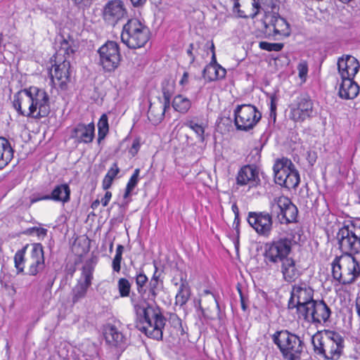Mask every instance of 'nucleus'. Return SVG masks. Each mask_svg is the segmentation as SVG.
<instances>
[{
	"instance_id": "f257e3e1",
	"label": "nucleus",
	"mask_w": 360,
	"mask_h": 360,
	"mask_svg": "<svg viewBox=\"0 0 360 360\" xmlns=\"http://www.w3.org/2000/svg\"><path fill=\"white\" fill-rule=\"evenodd\" d=\"M155 268V272L145 289L143 303L135 304L134 308L136 316V327L148 338L159 341L162 340L167 320L155 302L156 297L164 289V283L158 274L157 266Z\"/></svg>"
},
{
	"instance_id": "f03ea898",
	"label": "nucleus",
	"mask_w": 360,
	"mask_h": 360,
	"mask_svg": "<svg viewBox=\"0 0 360 360\" xmlns=\"http://www.w3.org/2000/svg\"><path fill=\"white\" fill-rule=\"evenodd\" d=\"M314 352L325 360H338L343 353L345 338L335 330L316 332L311 337Z\"/></svg>"
},
{
	"instance_id": "7ed1b4c3",
	"label": "nucleus",
	"mask_w": 360,
	"mask_h": 360,
	"mask_svg": "<svg viewBox=\"0 0 360 360\" xmlns=\"http://www.w3.org/2000/svg\"><path fill=\"white\" fill-rule=\"evenodd\" d=\"M274 343L278 347L286 360H300L304 342L301 338L287 330L276 331L272 335Z\"/></svg>"
},
{
	"instance_id": "20e7f679",
	"label": "nucleus",
	"mask_w": 360,
	"mask_h": 360,
	"mask_svg": "<svg viewBox=\"0 0 360 360\" xmlns=\"http://www.w3.org/2000/svg\"><path fill=\"white\" fill-rule=\"evenodd\" d=\"M149 39V29L136 18L129 19L123 26L121 39L129 49L141 48Z\"/></svg>"
},
{
	"instance_id": "39448f33",
	"label": "nucleus",
	"mask_w": 360,
	"mask_h": 360,
	"mask_svg": "<svg viewBox=\"0 0 360 360\" xmlns=\"http://www.w3.org/2000/svg\"><path fill=\"white\" fill-rule=\"evenodd\" d=\"M337 238L341 252L354 257L360 253V222H350L339 229Z\"/></svg>"
},
{
	"instance_id": "423d86ee",
	"label": "nucleus",
	"mask_w": 360,
	"mask_h": 360,
	"mask_svg": "<svg viewBox=\"0 0 360 360\" xmlns=\"http://www.w3.org/2000/svg\"><path fill=\"white\" fill-rule=\"evenodd\" d=\"M25 96H29L27 103L31 101L30 112H27L26 117L39 120L47 117L51 112L50 97L47 92L37 86H30L22 89Z\"/></svg>"
},
{
	"instance_id": "0eeeda50",
	"label": "nucleus",
	"mask_w": 360,
	"mask_h": 360,
	"mask_svg": "<svg viewBox=\"0 0 360 360\" xmlns=\"http://www.w3.org/2000/svg\"><path fill=\"white\" fill-rule=\"evenodd\" d=\"M275 183L290 190L296 188L300 178L292 162L287 158L278 159L273 167Z\"/></svg>"
},
{
	"instance_id": "6e6552de",
	"label": "nucleus",
	"mask_w": 360,
	"mask_h": 360,
	"mask_svg": "<svg viewBox=\"0 0 360 360\" xmlns=\"http://www.w3.org/2000/svg\"><path fill=\"white\" fill-rule=\"evenodd\" d=\"M292 240L286 237L274 238L264 245V261L267 265L278 264L289 259Z\"/></svg>"
},
{
	"instance_id": "1a4fd4ad",
	"label": "nucleus",
	"mask_w": 360,
	"mask_h": 360,
	"mask_svg": "<svg viewBox=\"0 0 360 360\" xmlns=\"http://www.w3.org/2000/svg\"><path fill=\"white\" fill-rule=\"evenodd\" d=\"M270 211L280 224H288L297 221V207L285 196L274 198L270 202Z\"/></svg>"
},
{
	"instance_id": "9d476101",
	"label": "nucleus",
	"mask_w": 360,
	"mask_h": 360,
	"mask_svg": "<svg viewBox=\"0 0 360 360\" xmlns=\"http://www.w3.org/2000/svg\"><path fill=\"white\" fill-rule=\"evenodd\" d=\"M262 113L252 105H238L234 110V124L238 131L252 129L261 120Z\"/></svg>"
},
{
	"instance_id": "9b49d317",
	"label": "nucleus",
	"mask_w": 360,
	"mask_h": 360,
	"mask_svg": "<svg viewBox=\"0 0 360 360\" xmlns=\"http://www.w3.org/2000/svg\"><path fill=\"white\" fill-rule=\"evenodd\" d=\"M313 296L314 290L306 283L294 285L292 287L288 307L289 309H296L299 316L315 300Z\"/></svg>"
},
{
	"instance_id": "f8f14e48",
	"label": "nucleus",
	"mask_w": 360,
	"mask_h": 360,
	"mask_svg": "<svg viewBox=\"0 0 360 360\" xmlns=\"http://www.w3.org/2000/svg\"><path fill=\"white\" fill-rule=\"evenodd\" d=\"M97 263V258L92 257L87 259L82 269V277L72 290V302H78L86 295L89 288L91 285L93 272Z\"/></svg>"
},
{
	"instance_id": "ddd939ff",
	"label": "nucleus",
	"mask_w": 360,
	"mask_h": 360,
	"mask_svg": "<svg viewBox=\"0 0 360 360\" xmlns=\"http://www.w3.org/2000/svg\"><path fill=\"white\" fill-rule=\"evenodd\" d=\"M332 311L323 300H314L298 317L313 324H325L330 321Z\"/></svg>"
},
{
	"instance_id": "4468645a",
	"label": "nucleus",
	"mask_w": 360,
	"mask_h": 360,
	"mask_svg": "<svg viewBox=\"0 0 360 360\" xmlns=\"http://www.w3.org/2000/svg\"><path fill=\"white\" fill-rule=\"evenodd\" d=\"M100 64L106 72H114L120 65L121 54L118 44L113 41H108L98 51Z\"/></svg>"
},
{
	"instance_id": "2eb2a0df",
	"label": "nucleus",
	"mask_w": 360,
	"mask_h": 360,
	"mask_svg": "<svg viewBox=\"0 0 360 360\" xmlns=\"http://www.w3.org/2000/svg\"><path fill=\"white\" fill-rule=\"evenodd\" d=\"M273 217L274 215L272 214L271 211L270 212H250L247 221L259 236L269 238L273 230Z\"/></svg>"
},
{
	"instance_id": "dca6fc26",
	"label": "nucleus",
	"mask_w": 360,
	"mask_h": 360,
	"mask_svg": "<svg viewBox=\"0 0 360 360\" xmlns=\"http://www.w3.org/2000/svg\"><path fill=\"white\" fill-rule=\"evenodd\" d=\"M314 112L311 99L307 95H301L295 103L290 105L289 118L295 122H302L313 117Z\"/></svg>"
},
{
	"instance_id": "f3484780",
	"label": "nucleus",
	"mask_w": 360,
	"mask_h": 360,
	"mask_svg": "<svg viewBox=\"0 0 360 360\" xmlns=\"http://www.w3.org/2000/svg\"><path fill=\"white\" fill-rule=\"evenodd\" d=\"M127 15V11L122 0H109L102 10L103 20L110 25H115Z\"/></svg>"
},
{
	"instance_id": "a211bd4d",
	"label": "nucleus",
	"mask_w": 360,
	"mask_h": 360,
	"mask_svg": "<svg viewBox=\"0 0 360 360\" xmlns=\"http://www.w3.org/2000/svg\"><path fill=\"white\" fill-rule=\"evenodd\" d=\"M28 258V269L27 274L30 276H36L45 268V259L44 248L41 243H33Z\"/></svg>"
},
{
	"instance_id": "6ab92c4d",
	"label": "nucleus",
	"mask_w": 360,
	"mask_h": 360,
	"mask_svg": "<svg viewBox=\"0 0 360 360\" xmlns=\"http://www.w3.org/2000/svg\"><path fill=\"white\" fill-rule=\"evenodd\" d=\"M103 335L105 342L110 347L116 349L118 352H123L126 348L127 338L115 326H106Z\"/></svg>"
},
{
	"instance_id": "aec40b11",
	"label": "nucleus",
	"mask_w": 360,
	"mask_h": 360,
	"mask_svg": "<svg viewBox=\"0 0 360 360\" xmlns=\"http://www.w3.org/2000/svg\"><path fill=\"white\" fill-rule=\"evenodd\" d=\"M95 136V125L94 122L88 124H77L72 130L70 137L76 143H90Z\"/></svg>"
},
{
	"instance_id": "412c9836",
	"label": "nucleus",
	"mask_w": 360,
	"mask_h": 360,
	"mask_svg": "<svg viewBox=\"0 0 360 360\" xmlns=\"http://www.w3.org/2000/svg\"><path fill=\"white\" fill-rule=\"evenodd\" d=\"M236 181L240 186L248 185L250 188L258 186L260 179L256 167L249 165L243 166L238 173Z\"/></svg>"
},
{
	"instance_id": "4be33fe9",
	"label": "nucleus",
	"mask_w": 360,
	"mask_h": 360,
	"mask_svg": "<svg viewBox=\"0 0 360 360\" xmlns=\"http://www.w3.org/2000/svg\"><path fill=\"white\" fill-rule=\"evenodd\" d=\"M266 32L269 31V35H271L270 32L273 30V36L276 37L280 35L284 37H288L291 34L290 24L287 20L281 17L279 15H272L268 23L265 25Z\"/></svg>"
},
{
	"instance_id": "5701e85b",
	"label": "nucleus",
	"mask_w": 360,
	"mask_h": 360,
	"mask_svg": "<svg viewBox=\"0 0 360 360\" xmlns=\"http://www.w3.org/2000/svg\"><path fill=\"white\" fill-rule=\"evenodd\" d=\"M51 200L63 203L68 202L70 200V188L66 184L57 185L55 186L51 194L44 195L37 198L31 200L32 203L39 200Z\"/></svg>"
},
{
	"instance_id": "b1692460",
	"label": "nucleus",
	"mask_w": 360,
	"mask_h": 360,
	"mask_svg": "<svg viewBox=\"0 0 360 360\" xmlns=\"http://www.w3.org/2000/svg\"><path fill=\"white\" fill-rule=\"evenodd\" d=\"M338 69L341 78H353L359 69V61L353 56L339 58Z\"/></svg>"
},
{
	"instance_id": "393cba45",
	"label": "nucleus",
	"mask_w": 360,
	"mask_h": 360,
	"mask_svg": "<svg viewBox=\"0 0 360 360\" xmlns=\"http://www.w3.org/2000/svg\"><path fill=\"white\" fill-rule=\"evenodd\" d=\"M342 275V285H350L360 276V264L354 257L347 264H343Z\"/></svg>"
},
{
	"instance_id": "a878e982",
	"label": "nucleus",
	"mask_w": 360,
	"mask_h": 360,
	"mask_svg": "<svg viewBox=\"0 0 360 360\" xmlns=\"http://www.w3.org/2000/svg\"><path fill=\"white\" fill-rule=\"evenodd\" d=\"M169 106L170 105H166L161 98H158L157 101L150 103L148 110V118L150 122L154 125L160 124L163 120L165 112Z\"/></svg>"
},
{
	"instance_id": "bb28decb",
	"label": "nucleus",
	"mask_w": 360,
	"mask_h": 360,
	"mask_svg": "<svg viewBox=\"0 0 360 360\" xmlns=\"http://www.w3.org/2000/svg\"><path fill=\"white\" fill-rule=\"evenodd\" d=\"M70 64L69 61L64 60L58 65H54L53 72H51L52 79H54L58 81V85L61 89H65L67 83L70 81Z\"/></svg>"
},
{
	"instance_id": "cd10ccee",
	"label": "nucleus",
	"mask_w": 360,
	"mask_h": 360,
	"mask_svg": "<svg viewBox=\"0 0 360 360\" xmlns=\"http://www.w3.org/2000/svg\"><path fill=\"white\" fill-rule=\"evenodd\" d=\"M338 95L341 98L349 100L355 98L359 92V85L353 81V78H341Z\"/></svg>"
},
{
	"instance_id": "c85d7f7f",
	"label": "nucleus",
	"mask_w": 360,
	"mask_h": 360,
	"mask_svg": "<svg viewBox=\"0 0 360 360\" xmlns=\"http://www.w3.org/2000/svg\"><path fill=\"white\" fill-rule=\"evenodd\" d=\"M281 264V272L285 282L293 283L300 276V272L296 266V263L292 257L285 259Z\"/></svg>"
},
{
	"instance_id": "c756f323",
	"label": "nucleus",
	"mask_w": 360,
	"mask_h": 360,
	"mask_svg": "<svg viewBox=\"0 0 360 360\" xmlns=\"http://www.w3.org/2000/svg\"><path fill=\"white\" fill-rule=\"evenodd\" d=\"M13 149L6 138L0 137V169H4L13 158Z\"/></svg>"
},
{
	"instance_id": "7c9ffc66",
	"label": "nucleus",
	"mask_w": 360,
	"mask_h": 360,
	"mask_svg": "<svg viewBox=\"0 0 360 360\" xmlns=\"http://www.w3.org/2000/svg\"><path fill=\"white\" fill-rule=\"evenodd\" d=\"M22 94H24V93L20 90L14 95L13 104L14 108L20 115L26 116L27 112H30L31 101L27 103V101L30 99V97L29 96H25V97H23Z\"/></svg>"
},
{
	"instance_id": "2f4dec72",
	"label": "nucleus",
	"mask_w": 360,
	"mask_h": 360,
	"mask_svg": "<svg viewBox=\"0 0 360 360\" xmlns=\"http://www.w3.org/2000/svg\"><path fill=\"white\" fill-rule=\"evenodd\" d=\"M203 316L209 320H215L219 318L220 308L217 300L212 296L210 300V304L206 307H201Z\"/></svg>"
},
{
	"instance_id": "473e14b6",
	"label": "nucleus",
	"mask_w": 360,
	"mask_h": 360,
	"mask_svg": "<svg viewBox=\"0 0 360 360\" xmlns=\"http://www.w3.org/2000/svg\"><path fill=\"white\" fill-rule=\"evenodd\" d=\"M180 286L175 297L176 304L183 306L189 300L191 292L190 288L186 278L182 276L180 278Z\"/></svg>"
},
{
	"instance_id": "72a5a7b5",
	"label": "nucleus",
	"mask_w": 360,
	"mask_h": 360,
	"mask_svg": "<svg viewBox=\"0 0 360 360\" xmlns=\"http://www.w3.org/2000/svg\"><path fill=\"white\" fill-rule=\"evenodd\" d=\"M226 73V70L221 66L207 65L202 71V76L209 81H214L224 78Z\"/></svg>"
},
{
	"instance_id": "f704fd0d",
	"label": "nucleus",
	"mask_w": 360,
	"mask_h": 360,
	"mask_svg": "<svg viewBox=\"0 0 360 360\" xmlns=\"http://www.w3.org/2000/svg\"><path fill=\"white\" fill-rule=\"evenodd\" d=\"M191 105L190 100L181 95L176 96L172 101L174 109L181 113L186 112L190 109Z\"/></svg>"
},
{
	"instance_id": "c9c22d12",
	"label": "nucleus",
	"mask_w": 360,
	"mask_h": 360,
	"mask_svg": "<svg viewBox=\"0 0 360 360\" xmlns=\"http://www.w3.org/2000/svg\"><path fill=\"white\" fill-rule=\"evenodd\" d=\"M98 142L101 143L109 131L108 120L105 114H103L98 120Z\"/></svg>"
},
{
	"instance_id": "e433bc0d",
	"label": "nucleus",
	"mask_w": 360,
	"mask_h": 360,
	"mask_svg": "<svg viewBox=\"0 0 360 360\" xmlns=\"http://www.w3.org/2000/svg\"><path fill=\"white\" fill-rule=\"evenodd\" d=\"M29 247L27 244L22 249L18 250L14 256L15 267L17 269L18 274L22 273L25 268V255L26 250Z\"/></svg>"
},
{
	"instance_id": "4c0bfd02",
	"label": "nucleus",
	"mask_w": 360,
	"mask_h": 360,
	"mask_svg": "<svg viewBox=\"0 0 360 360\" xmlns=\"http://www.w3.org/2000/svg\"><path fill=\"white\" fill-rule=\"evenodd\" d=\"M174 84L168 79H165L162 82V92L163 94L162 101L166 103V105H170V100L174 93Z\"/></svg>"
},
{
	"instance_id": "58836bf2",
	"label": "nucleus",
	"mask_w": 360,
	"mask_h": 360,
	"mask_svg": "<svg viewBox=\"0 0 360 360\" xmlns=\"http://www.w3.org/2000/svg\"><path fill=\"white\" fill-rule=\"evenodd\" d=\"M136 290L142 298L145 297L146 283L148 281V277L143 272H140L135 276Z\"/></svg>"
},
{
	"instance_id": "ea45409f",
	"label": "nucleus",
	"mask_w": 360,
	"mask_h": 360,
	"mask_svg": "<svg viewBox=\"0 0 360 360\" xmlns=\"http://www.w3.org/2000/svg\"><path fill=\"white\" fill-rule=\"evenodd\" d=\"M340 258L336 257L332 263V275L333 278L341 284L343 264L340 263Z\"/></svg>"
},
{
	"instance_id": "a19ab883",
	"label": "nucleus",
	"mask_w": 360,
	"mask_h": 360,
	"mask_svg": "<svg viewBox=\"0 0 360 360\" xmlns=\"http://www.w3.org/2000/svg\"><path fill=\"white\" fill-rule=\"evenodd\" d=\"M267 0H252V11L250 14L252 18H255L262 11H265L267 6Z\"/></svg>"
},
{
	"instance_id": "79ce46f5",
	"label": "nucleus",
	"mask_w": 360,
	"mask_h": 360,
	"mask_svg": "<svg viewBox=\"0 0 360 360\" xmlns=\"http://www.w3.org/2000/svg\"><path fill=\"white\" fill-rule=\"evenodd\" d=\"M184 124L186 127H188L191 129H192L197 134L201 142H204L205 129L201 124H199L198 123L195 122L193 120H188L186 122H185Z\"/></svg>"
},
{
	"instance_id": "37998d69",
	"label": "nucleus",
	"mask_w": 360,
	"mask_h": 360,
	"mask_svg": "<svg viewBox=\"0 0 360 360\" xmlns=\"http://www.w3.org/2000/svg\"><path fill=\"white\" fill-rule=\"evenodd\" d=\"M117 288L121 297H124L129 295L131 290V283L127 278H120L117 283Z\"/></svg>"
},
{
	"instance_id": "c03bdc74",
	"label": "nucleus",
	"mask_w": 360,
	"mask_h": 360,
	"mask_svg": "<svg viewBox=\"0 0 360 360\" xmlns=\"http://www.w3.org/2000/svg\"><path fill=\"white\" fill-rule=\"evenodd\" d=\"M169 323L173 328L174 331L176 335L180 333L184 334V328L181 324V319L175 314H171L169 319Z\"/></svg>"
},
{
	"instance_id": "a18cd8bd",
	"label": "nucleus",
	"mask_w": 360,
	"mask_h": 360,
	"mask_svg": "<svg viewBox=\"0 0 360 360\" xmlns=\"http://www.w3.org/2000/svg\"><path fill=\"white\" fill-rule=\"evenodd\" d=\"M284 46L283 43H269L267 41H260L259 47L267 51H280Z\"/></svg>"
},
{
	"instance_id": "49530a36",
	"label": "nucleus",
	"mask_w": 360,
	"mask_h": 360,
	"mask_svg": "<svg viewBox=\"0 0 360 360\" xmlns=\"http://www.w3.org/2000/svg\"><path fill=\"white\" fill-rule=\"evenodd\" d=\"M139 174H140V169L139 168L136 169L134 170L132 176L129 179L126 187H127L131 190H134V188L138 184Z\"/></svg>"
},
{
	"instance_id": "de8ad7c7",
	"label": "nucleus",
	"mask_w": 360,
	"mask_h": 360,
	"mask_svg": "<svg viewBox=\"0 0 360 360\" xmlns=\"http://www.w3.org/2000/svg\"><path fill=\"white\" fill-rule=\"evenodd\" d=\"M233 2V11L238 14V16L243 18L250 17V15H246L245 12L240 9V5L239 0H231Z\"/></svg>"
},
{
	"instance_id": "09e8293b",
	"label": "nucleus",
	"mask_w": 360,
	"mask_h": 360,
	"mask_svg": "<svg viewBox=\"0 0 360 360\" xmlns=\"http://www.w3.org/2000/svg\"><path fill=\"white\" fill-rule=\"evenodd\" d=\"M297 70L299 72V77L301 79L304 78L308 72L307 63L304 61L300 63L297 65Z\"/></svg>"
},
{
	"instance_id": "8fccbe9b",
	"label": "nucleus",
	"mask_w": 360,
	"mask_h": 360,
	"mask_svg": "<svg viewBox=\"0 0 360 360\" xmlns=\"http://www.w3.org/2000/svg\"><path fill=\"white\" fill-rule=\"evenodd\" d=\"M122 259V255H115L112 263V267L114 271L115 272H120L121 269V262Z\"/></svg>"
},
{
	"instance_id": "3c124183",
	"label": "nucleus",
	"mask_w": 360,
	"mask_h": 360,
	"mask_svg": "<svg viewBox=\"0 0 360 360\" xmlns=\"http://www.w3.org/2000/svg\"><path fill=\"white\" fill-rule=\"evenodd\" d=\"M72 2L79 8L89 7L94 0H72Z\"/></svg>"
},
{
	"instance_id": "603ef678",
	"label": "nucleus",
	"mask_w": 360,
	"mask_h": 360,
	"mask_svg": "<svg viewBox=\"0 0 360 360\" xmlns=\"http://www.w3.org/2000/svg\"><path fill=\"white\" fill-rule=\"evenodd\" d=\"M140 141L138 139H136L133 141V143H132V145H131V147L130 148L129 150V153L133 156L134 157L139 148H140Z\"/></svg>"
},
{
	"instance_id": "864d4df0",
	"label": "nucleus",
	"mask_w": 360,
	"mask_h": 360,
	"mask_svg": "<svg viewBox=\"0 0 360 360\" xmlns=\"http://www.w3.org/2000/svg\"><path fill=\"white\" fill-rule=\"evenodd\" d=\"M120 172V169L117 166V162H114L111 168L108 170L105 176H108L111 177V179L113 180L115 177L117 175V174Z\"/></svg>"
},
{
	"instance_id": "5fc2aeb1",
	"label": "nucleus",
	"mask_w": 360,
	"mask_h": 360,
	"mask_svg": "<svg viewBox=\"0 0 360 360\" xmlns=\"http://www.w3.org/2000/svg\"><path fill=\"white\" fill-rule=\"evenodd\" d=\"M276 98L275 96H271V104H270V116L276 119Z\"/></svg>"
},
{
	"instance_id": "6e6d98bb",
	"label": "nucleus",
	"mask_w": 360,
	"mask_h": 360,
	"mask_svg": "<svg viewBox=\"0 0 360 360\" xmlns=\"http://www.w3.org/2000/svg\"><path fill=\"white\" fill-rule=\"evenodd\" d=\"M112 181L113 180L111 179V177L108 176H105L102 183L103 188L104 190H108V188H110L112 186Z\"/></svg>"
},
{
	"instance_id": "4d7b16f0",
	"label": "nucleus",
	"mask_w": 360,
	"mask_h": 360,
	"mask_svg": "<svg viewBox=\"0 0 360 360\" xmlns=\"http://www.w3.org/2000/svg\"><path fill=\"white\" fill-rule=\"evenodd\" d=\"M112 197V193L110 191H106L103 198H101V202L103 207L108 205L110 198Z\"/></svg>"
},
{
	"instance_id": "13d9d810",
	"label": "nucleus",
	"mask_w": 360,
	"mask_h": 360,
	"mask_svg": "<svg viewBox=\"0 0 360 360\" xmlns=\"http://www.w3.org/2000/svg\"><path fill=\"white\" fill-rule=\"evenodd\" d=\"M355 307L358 316L360 318V295L359 294L355 300Z\"/></svg>"
},
{
	"instance_id": "bf43d9fd",
	"label": "nucleus",
	"mask_w": 360,
	"mask_h": 360,
	"mask_svg": "<svg viewBox=\"0 0 360 360\" xmlns=\"http://www.w3.org/2000/svg\"><path fill=\"white\" fill-rule=\"evenodd\" d=\"M147 0H130L133 6L134 7H139L143 6Z\"/></svg>"
},
{
	"instance_id": "052dcab7",
	"label": "nucleus",
	"mask_w": 360,
	"mask_h": 360,
	"mask_svg": "<svg viewBox=\"0 0 360 360\" xmlns=\"http://www.w3.org/2000/svg\"><path fill=\"white\" fill-rule=\"evenodd\" d=\"M193 44H190L189 47L187 50V54L191 57V63H193L195 60V56L193 53Z\"/></svg>"
},
{
	"instance_id": "680f3d73",
	"label": "nucleus",
	"mask_w": 360,
	"mask_h": 360,
	"mask_svg": "<svg viewBox=\"0 0 360 360\" xmlns=\"http://www.w3.org/2000/svg\"><path fill=\"white\" fill-rule=\"evenodd\" d=\"M188 73L187 72H185L182 76L181 79L180 80V84L185 85L188 84Z\"/></svg>"
},
{
	"instance_id": "e2e57ef3",
	"label": "nucleus",
	"mask_w": 360,
	"mask_h": 360,
	"mask_svg": "<svg viewBox=\"0 0 360 360\" xmlns=\"http://www.w3.org/2000/svg\"><path fill=\"white\" fill-rule=\"evenodd\" d=\"M208 65H212V66H214V67L221 66L217 62L215 52H213V54L212 55L211 61H210V64Z\"/></svg>"
},
{
	"instance_id": "0e129e2a",
	"label": "nucleus",
	"mask_w": 360,
	"mask_h": 360,
	"mask_svg": "<svg viewBox=\"0 0 360 360\" xmlns=\"http://www.w3.org/2000/svg\"><path fill=\"white\" fill-rule=\"evenodd\" d=\"M47 231H47V229H44V228H40V227H39V229H37V233H37V235L38 236H46V234H47Z\"/></svg>"
},
{
	"instance_id": "69168bd1",
	"label": "nucleus",
	"mask_w": 360,
	"mask_h": 360,
	"mask_svg": "<svg viewBox=\"0 0 360 360\" xmlns=\"http://www.w3.org/2000/svg\"><path fill=\"white\" fill-rule=\"evenodd\" d=\"M124 249V248L122 245H117L115 255H122Z\"/></svg>"
},
{
	"instance_id": "338daca9",
	"label": "nucleus",
	"mask_w": 360,
	"mask_h": 360,
	"mask_svg": "<svg viewBox=\"0 0 360 360\" xmlns=\"http://www.w3.org/2000/svg\"><path fill=\"white\" fill-rule=\"evenodd\" d=\"M124 249V248L122 245H117L115 255H122Z\"/></svg>"
},
{
	"instance_id": "774afa93",
	"label": "nucleus",
	"mask_w": 360,
	"mask_h": 360,
	"mask_svg": "<svg viewBox=\"0 0 360 360\" xmlns=\"http://www.w3.org/2000/svg\"><path fill=\"white\" fill-rule=\"evenodd\" d=\"M232 210H233V213L235 214L236 219H238L239 210L236 204H233L232 205Z\"/></svg>"
}]
</instances>
